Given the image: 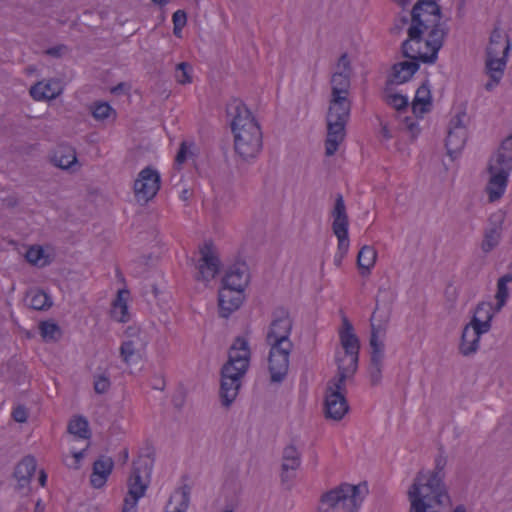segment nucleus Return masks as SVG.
Masks as SVG:
<instances>
[{
  "label": "nucleus",
  "instance_id": "f257e3e1",
  "mask_svg": "<svg viewBox=\"0 0 512 512\" xmlns=\"http://www.w3.org/2000/svg\"><path fill=\"white\" fill-rule=\"evenodd\" d=\"M447 457L442 449L435 458L432 471H419L407 496L410 503L409 512H443L445 505L450 504V496L444 483ZM453 512H466L463 505H459Z\"/></svg>",
  "mask_w": 512,
  "mask_h": 512
},
{
  "label": "nucleus",
  "instance_id": "f03ea898",
  "mask_svg": "<svg viewBox=\"0 0 512 512\" xmlns=\"http://www.w3.org/2000/svg\"><path fill=\"white\" fill-rule=\"evenodd\" d=\"M226 112L231 120V130L234 135L235 152L243 159L257 157L262 149V131L259 123L246 105L237 98L232 99L226 106Z\"/></svg>",
  "mask_w": 512,
  "mask_h": 512
},
{
  "label": "nucleus",
  "instance_id": "7ed1b4c3",
  "mask_svg": "<svg viewBox=\"0 0 512 512\" xmlns=\"http://www.w3.org/2000/svg\"><path fill=\"white\" fill-rule=\"evenodd\" d=\"M418 17L419 15L416 14L413 24H410L407 30L408 37L401 44V54L410 60L434 64L438 59V52L443 46L447 30L431 29L427 39H424L423 34L426 30L421 28L423 22Z\"/></svg>",
  "mask_w": 512,
  "mask_h": 512
},
{
  "label": "nucleus",
  "instance_id": "20e7f679",
  "mask_svg": "<svg viewBox=\"0 0 512 512\" xmlns=\"http://www.w3.org/2000/svg\"><path fill=\"white\" fill-rule=\"evenodd\" d=\"M352 102L346 96L330 97L326 114L327 135L325 155L333 156L346 136V125L350 119Z\"/></svg>",
  "mask_w": 512,
  "mask_h": 512
},
{
  "label": "nucleus",
  "instance_id": "39448f33",
  "mask_svg": "<svg viewBox=\"0 0 512 512\" xmlns=\"http://www.w3.org/2000/svg\"><path fill=\"white\" fill-rule=\"evenodd\" d=\"M487 170L490 174L487 192L489 200L494 202L504 194L512 170V133L502 141L495 156L491 157Z\"/></svg>",
  "mask_w": 512,
  "mask_h": 512
},
{
  "label": "nucleus",
  "instance_id": "423d86ee",
  "mask_svg": "<svg viewBox=\"0 0 512 512\" xmlns=\"http://www.w3.org/2000/svg\"><path fill=\"white\" fill-rule=\"evenodd\" d=\"M362 501L361 485L342 483L322 494L317 512H354Z\"/></svg>",
  "mask_w": 512,
  "mask_h": 512
},
{
  "label": "nucleus",
  "instance_id": "0eeeda50",
  "mask_svg": "<svg viewBox=\"0 0 512 512\" xmlns=\"http://www.w3.org/2000/svg\"><path fill=\"white\" fill-rule=\"evenodd\" d=\"M154 459L149 454L145 456H139L132 463V472L128 479V494L124 500L137 503L138 500L145 494L148 487V481L145 482L142 479V474L147 479L150 478Z\"/></svg>",
  "mask_w": 512,
  "mask_h": 512
},
{
  "label": "nucleus",
  "instance_id": "6e6552de",
  "mask_svg": "<svg viewBox=\"0 0 512 512\" xmlns=\"http://www.w3.org/2000/svg\"><path fill=\"white\" fill-rule=\"evenodd\" d=\"M339 339L342 350L336 351L335 362L345 363L358 367L360 341L354 332L353 325L346 316L342 317V326L339 330Z\"/></svg>",
  "mask_w": 512,
  "mask_h": 512
},
{
  "label": "nucleus",
  "instance_id": "1a4fd4ad",
  "mask_svg": "<svg viewBox=\"0 0 512 512\" xmlns=\"http://www.w3.org/2000/svg\"><path fill=\"white\" fill-rule=\"evenodd\" d=\"M293 327V320L289 311L278 307L272 312V321L266 334L267 344L293 345L289 336Z\"/></svg>",
  "mask_w": 512,
  "mask_h": 512
},
{
  "label": "nucleus",
  "instance_id": "9d476101",
  "mask_svg": "<svg viewBox=\"0 0 512 512\" xmlns=\"http://www.w3.org/2000/svg\"><path fill=\"white\" fill-rule=\"evenodd\" d=\"M161 178L159 172L148 166L142 169L134 181V194L137 202L146 204L153 199L160 189Z\"/></svg>",
  "mask_w": 512,
  "mask_h": 512
},
{
  "label": "nucleus",
  "instance_id": "9b49d317",
  "mask_svg": "<svg viewBox=\"0 0 512 512\" xmlns=\"http://www.w3.org/2000/svg\"><path fill=\"white\" fill-rule=\"evenodd\" d=\"M200 258L198 260V272L195 276L197 281H210L215 278L220 270V259L211 241L205 242L199 248Z\"/></svg>",
  "mask_w": 512,
  "mask_h": 512
},
{
  "label": "nucleus",
  "instance_id": "f8f14e48",
  "mask_svg": "<svg viewBox=\"0 0 512 512\" xmlns=\"http://www.w3.org/2000/svg\"><path fill=\"white\" fill-rule=\"evenodd\" d=\"M269 351V371L271 374V382L279 383L284 380L289 369V357L292 352L293 345L268 344Z\"/></svg>",
  "mask_w": 512,
  "mask_h": 512
},
{
  "label": "nucleus",
  "instance_id": "ddd939ff",
  "mask_svg": "<svg viewBox=\"0 0 512 512\" xmlns=\"http://www.w3.org/2000/svg\"><path fill=\"white\" fill-rule=\"evenodd\" d=\"M419 15V20L423 22L421 28L428 29H445L440 23L442 13L440 6L434 0H418L411 10V24H413L414 17Z\"/></svg>",
  "mask_w": 512,
  "mask_h": 512
},
{
  "label": "nucleus",
  "instance_id": "4468645a",
  "mask_svg": "<svg viewBox=\"0 0 512 512\" xmlns=\"http://www.w3.org/2000/svg\"><path fill=\"white\" fill-rule=\"evenodd\" d=\"M250 349L246 339L237 337L230 348L228 361L223 365L226 371H238L237 375H245L249 367Z\"/></svg>",
  "mask_w": 512,
  "mask_h": 512
},
{
  "label": "nucleus",
  "instance_id": "2eb2a0df",
  "mask_svg": "<svg viewBox=\"0 0 512 512\" xmlns=\"http://www.w3.org/2000/svg\"><path fill=\"white\" fill-rule=\"evenodd\" d=\"M238 371L221 369L220 398L221 403L225 407L230 405L236 399L241 387V379L244 375H237Z\"/></svg>",
  "mask_w": 512,
  "mask_h": 512
},
{
  "label": "nucleus",
  "instance_id": "dca6fc26",
  "mask_svg": "<svg viewBox=\"0 0 512 512\" xmlns=\"http://www.w3.org/2000/svg\"><path fill=\"white\" fill-rule=\"evenodd\" d=\"M511 49V44L507 40L503 47L501 58H486L485 60V73L489 77V81L485 84L487 91H492L499 85L506 68L507 56Z\"/></svg>",
  "mask_w": 512,
  "mask_h": 512
},
{
  "label": "nucleus",
  "instance_id": "f3484780",
  "mask_svg": "<svg viewBox=\"0 0 512 512\" xmlns=\"http://www.w3.org/2000/svg\"><path fill=\"white\" fill-rule=\"evenodd\" d=\"M243 292V290L238 288L222 285L218 295L219 314L221 317H229L232 312L241 306L244 299Z\"/></svg>",
  "mask_w": 512,
  "mask_h": 512
},
{
  "label": "nucleus",
  "instance_id": "a211bd4d",
  "mask_svg": "<svg viewBox=\"0 0 512 512\" xmlns=\"http://www.w3.org/2000/svg\"><path fill=\"white\" fill-rule=\"evenodd\" d=\"M504 218L505 216L501 211L489 217V228L485 230L481 243V249L484 253H489L500 243Z\"/></svg>",
  "mask_w": 512,
  "mask_h": 512
},
{
  "label": "nucleus",
  "instance_id": "6ab92c4d",
  "mask_svg": "<svg viewBox=\"0 0 512 512\" xmlns=\"http://www.w3.org/2000/svg\"><path fill=\"white\" fill-rule=\"evenodd\" d=\"M336 364L337 373L327 382L325 393L334 392L346 396V381L353 379L358 367L340 362H336Z\"/></svg>",
  "mask_w": 512,
  "mask_h": 512
},
{
  "label": "nucleus",
  "instance_id": "aec40b11",
  "mask_svg": "<svg viewBox=\"0 0 512 512\" xmlns=\"http://www.w3.org/2000/svg\"><path fill=\"white\" fill-rule=\"evenodd\" d=\"M349 411V404L345 395L337 393H325L324 413L325 417L334 421H340Z\"/></svg>",
  "mask_w": 512,
  "mask_h": 512
},
{
  "label": "nucleus",
  "instance_id": "412c9836",
  "mask_svg": "<svg viewBox=\"0 0 512 512\" xmlns=\"http://www.w3.org/2000/svg\"><path fill=\"white\" fill-rule=\"evenodd\" d=\"M332 231L335 236H349V217L346 211V205L342 194L337 193L335 196L334 207L331 210Z\"/></svg>",
  "mask_w": 512,
  "mask_h": 512
},
{
  "label": "nucleus",
  "instance_id": "4be33fe9",
  "mask_svg": "<svg viewBox=\"0 0 512 512\" xmlns=\"http://www.w3.org/2000/svg\"><path fill=\"white\" fill-rule=\"evenodd\" d=\"M419 63L420 62L416 60L395 63L391 68V73L386 82V90H388L389 84H403L408 82L419 70Z\"/></svg>",
  "mask_w": 512,
  "mask_h": 512
},
{
  "label": "nucleus",
  "instance_id": "5701e85b",
  "mask_svg": "<svg viewBox=\"0 0 512 512\" xmlns=\"http://www.w3.org/2000/svg\"><path fill=\"white\" fill-rule=\"evenodd\" d=\"M249 280L248 266L242 261L236 262L229 268L223 277L222 284L244 291L249 284Z\"/></svg>",
  "mask_w": 512,
  "mask_h": 512
},
{
  "label": "nucleus",
  "instance_id": "b1692460",
  "mask_svg": "<svg viewBox=\"0 0 512 512\" xmlns=\"http://www.w3.org/2000/svg\"><path fill=\"white\" fill-rule=\"evenodd\" d=\"M493 307L490 302L482 301L477 304L474 314L470 320V326H473L478 332H489L492 327V319L494 317Z\"/></svg>",
  "mask_w": 512,
  "mask_h": 512
},
{
  "label": "nucleus",
  "instance_id": "393cba45",
  "mask_svg": "<svg viewBox=\"0 0 512 512\" xmlns=\"http://www.w3.org/2000/svg\"><path fill=\"white\" fill-rule=\"evenodd\" d=\"M391 316V305H384L380 307L376 304V307L370 318L371 335L370 337L383 338L386 334L387 325Z\"/></svg>",
  "mask_w": 512,
  "mask_h": 512
},
{
  "label": "nucleus",
  "instance_id": "a878e982",
  "mask_svg": "<svg viewBox=\"0 0 512 512\" xmlns=\"http://www.w3.org/2000/svg\"><path fill=\"white\" fill-rule=\"evenodd\" d=\"M301 465V452L294 444H288L282 451L281 481L290 479L289 471H296Z\"/></svg>",
  "mask_w": 512,
  "mask_h": 512
},
{
  "label": "nucleus",
  "instance_id": "bb28decb",
  "mask_svg": "<svg viewBox=\"0 0 512 512\" xmlns=\"http://www.w3.org/2000/svg\"><path fill=\"white\" fill-rule=\"evenodd\" d=\"M114 462L111 457L101 456L93 463V470L90 476V483L94 488H101L107 482L111 474Z\"/></svg>",
  "mask_w": 512,
  "mask_h": 512
},
{
  "label": "nucleus",
  "instance_id": "cd10ccee",
  "mask_svg": "<svg viewBox=\"0 0 512 512\" xmlns=\"http://www.w3.org/2000/svg\"><path fill=\"white\" fill-rule=\"evenodd\" d=\"M486 332H478L466 324L462 330L461 339L459 343V353L463 356L474 355L479 349L480 338Z\"/></svg>",
  "mask_w": 512,
  "mask_h": 512
},
{
  "label": "nucleus",
  "instance_id": "c85d7f7f",
  "mask_svg": "<svg viewBox=\"0 0 512 512\" xmlns=\"http://www.w3.org/2000/svg\"><path fill=\"white\" fill-rule=\"evenodd\" d=\"M36 471V459L32 455L25 456L15 467L13 476L18 482L19 490L29 487Z\"/></svg>",
  "mask_w": 512,
  "mask_h": 512
},
{
  "label": "nucleus",
  "instance_id": "c756f323",
  "mask_svg": "<svg viewBox=\"0 0 512 512\" xmlns=\"http://www.w3.org/2000/svg\"><path fill=\"white\" fill-rule=\"evenodd\" d=\"M432 106V96L430 91L429 80H425L416 90L415 97L412 101V111L418 118L430 111Z\"/></svg>",
  "mask_w": 512,
  "mask_h": 512
},
{
  "label": "nucleus",
  "instance_id": "7c9ffc66",
  "mask_svg": "<svg viewBox=\"0 0 512 512\" xmlns=\"http://www.w3.org/2000/svg\"><path fill=\"white\" fill-rule=\"evenodd\" d=\"M52 162L61 169L74 170L78 162L75 149L68 145H59L54 151Z\"/></svg>",
  "mask_w": 512,
  "mask_h": 512
},
{
  "label": "nucleus",
  "instance_id": "2f4dec72",
  "mask_svg": "<svg viewBox=\"0 0 512 512\" xmlns=\"http://www.w3.org/2000/svg\"><path fill=\"white\" fill-rule=\"evenodd\" d=\"M467 129L466 127H457V129H449L446 137L445 146L447 153L451 158H454L463 147L467 140Z\"/></svg>",
  "mask_w": 512,
  "mask_h": 512
},
{
  "label": "nucleus",
  "instance_id": "473e14b6",
  "mask_svg": "<svg viewBox=\"0 0 512 512\" xmlns=\"http://www.w3.org/2000/svg\"><path fill=\"white\" fill-rule=\"evenodd\" d=\"M60 93L61 88L57 81L38 82L30 88L31 97L37 101L55 99Z\"/></svg>",
  "mask_w": 512,
  "mask_h": 512
},
{
  "label": "nucleus",
  "instance_id": "72a5a7b5",
  "mask_svg": "<svg viewBox=\"0 0 512 512\" xmlns=\"http://www.w3.org/2000/svg\"><path fill=\"white\" fill-rule=\"evenodd\" d=\"M377 258L376 250L369 245H364L357 255V266L360 269L361 275H368L370 269L375 265Z\"/></svg>",
  "mask_w": 512,
  "mask_h": 512
},
{
  "label": "nucleus",
  "instance_id": "f704fd0d",
  "mask_svg": "<svg viewBox=\"0 0 512 512\" xmlns=\"http://www.w3.org/2000/svg\"><path fill=\"white\" fill-rule=\"evenodd\" d=\"M129 291L126 289L119 290L117 297L113 301L112 317L118 322H127L129 320L127 298Z\"/></svg>",
  "mask_w": 512,
  "mask_h": 512
},
{
  "label": "nucleus",
  "instance_id": "c9c22d12",
  "mask_svg": "<svg viewBox=\"0 0 512 512\" xmlns=\"http://www.w3.org/2000/svg\"><path fill=\"white\" fill-rule=\"evenodd\" d=\"M330 84L331 96L348 97L351 86V75L343 74L340 72H334L331 76Z\"/></svg>",
  "mask_w": 512,
  "mask_h": 512
},
{
  "label": "nucleus",
  "instance_id": "e433bc0d",
  "mask_svg": "<svg viewBox=\"0 0 512 512\" xmlns=\"http://www.w3.org/2000/svg\"><path fill=\"white\" fill-rule=\"evenodd\" d=\"M512 282V273H506L502 277H500L497 281V291L495 298L497 303L494 307L496 312L501 311V309L505 306L506 301L509 297V289L507 284Z\"/></svg>",
  "mask_w": 512,
  "mask_h": 512
},
{
  "label": "nucleus",
  "instance_id": "4c0bfd02",
  "mask_svg": "<svg viewBox=\"0 0 512 512\" xmlns=\"http://www.w3.org/2000/svg\"><path fill=\"white\" fill-rule=\"evenodd\" d=\"M142 345L143 343L139 338L123 341L120 346V356L122 360L129 365L134 357L139 355Z\"/></svg>",
  "mask_w": 512,
  "mask_h": 512
},
{
  "label": "nucleus",
  "instance_id": "58836bf2",
  "mask_svg": "<svg viewBox=\"0 0 512 512\" xmlns=\"http://www.w3.org/2000/svg\"><path fill=\"white\" fill-rule=\"evenodd\" d=\"M369 344L371 347L369 365L384 367L385 345L381 338L370 337Z\"/></svg>",
  "mask_w": 512,
  "mask_h": 512
},
{
  "label": "nucleus",
  "instance_id": "ea45409f",
  "mask_svg": "<svg viewBox=\"0 0 512 512\" xmlns=\"http://www.w3.org/2000/svg\"><path fill=\"white\" fill-rule=\"evenodd\" d=\"M88 426L89 424L86 418L83 416H77L69 422L68 431L79 438L87 439L90 437Z\"/></svg>",
  "mask_w": 512,
  "mask_h": 512
},
{
  "label": "nucleus",
  "instance_id": "a19ab883",
  "mask_svg": "<svg viewBox=\"0 0 512 512\" xmlns=\"http://www.w3.org/2000/svg\"><path fill=\"white\" fill-rule=\"evenodd\" d=\"M40 335L46 340H57L61 336L60 327L51 321H43L39 325Z\"/></svg>",
  "mask_w": 512,
  "mask_h": 512
},
{
  "label": "nucleus",
  "instance_id": "79ce46f5",
  "mask_svg": "<svg viewBox=\"0 0 512 512\" xmlns=\"http://www.w3.org/2000/svg\"><path fill=\"white\" fill-rule=\"evenodd\" d=\"M29 305L35 310H44L51 307L52 302L48 294L42 290H38L31 296Z\"/></svg>",
  "mask_w": 512,
  "mask_h": 512
},
{
  "label": "nucleus",
  "instance_id": "37998d69",
  "mask_svg": "<svg viewBox=\"0 0 512 512\" xmlns=\"http://www.w3.org/2000/svg\"><path fill=\"white\" fill-rule=\"evenodd\" d=\"M338 240L337 253L334 257V264L339 267L348 253L350 241L349 236H336Z\"/></svg>",
  "mask_w": 512,
  "mask_h": 512
},
{
  "label": "nucleus",
  "instance_id": "c03bdc74",
  "mask_svg": "<svg viewBox=\"0 0 512 512\" xmlns=\"http://www.w3.org/2000/svg\"><path fill=\"white\" fill-rule=\"evenodd\" d=\"M385 101L388 105L395 108L398 112L405 111L408 108V98L402 94H387Z\"/></svg>",
  "mask_w": 512,
  "mask_h": 512
},
{
  "label": "nucleus",
  "instance_id": "a18cd8bd",
  "mask_svg": "<svg viewBox=\"0 0 512 512\" xmlns=\"http://www.w3.org/2000/svg\"><path fill=\"white\" fill-rule=\"evenodd\" d=\"M173 33L177 37H181L182 29L187 23V14L184 10H177L173 13Z\"/></svg>",
  "mask_w": 512,
  "mask_h": 512
},
{
  "label": "nucleus",
  "instance_id": "49530a36",
  "mask_svg": "<svg viewBox=\"0 0 512 512\" xmlns=\"http://www.w3.org/2000/svg\"><path fill=\"white\" fill-rule=\"evenodd\" d=\"M112 111V107L108 103L103 102L98 103L94 106L92 110V115L97 120H104L109 117Z\"/></svg>",
  "mask_w": 512,
  "mask_h": 512
},
{
  "label": "nucleus",
  "instance_id": "de8ad7c7",
  "mask_svg": "<svg viewBox=\"0 0 512 512\" xmlns=\"http://www.w3.org/2000/svg\"><path fill=\"white\" fill-rule=\"evenodd\" d=\"M409 21L411 22V18L409 19V16L407 14L398 15L395 18L392 27L390 28V33L392 35H400L404 27L409 23Z\"/></svg>",
  "mask_w": 512,
  "mask_h": 512
},
{
  "label": "nucleus",
  "instance_id": "09e8293b",
  "mask_svg": "<svg viewBox=\"0 0 512 512\" xmlns=\"http://www.w3.org/2000/svg\"><path fill=\"white\" fill-rule=\"evenodd\" d=\"M177 72H180V74L177 75V81L180 84H187L191 83L192 79L189 75V70L191 69V66L186 62H181L176 67Z\"/></svg>",
  "mask_w": 512,
  "mask_h": 512
},
{
  "label": "nucleus",
  "instance_id": "8fccbe9b",
  "mask_svg": "<svg viewBox=\"0 0 512 512\" xmlns=\"http://www.w3.org/2000/svg\"><path fill=\"white\" fill-rule=\"evenodd\" d=\"M337 70L335 72H340L347 75H352V66L351 61L349 59L348 53H343L337 62Z\"/></svg>",
  "mask_w": 512,
  "mask_h": 512
},
{
  "label": "nucleus",
  "instance_id": "3c124183",
  "mask_svg": "<svg viewBox=\"0 0 512 512\" xmlns=\"http://www.w3.org/2000/svg\"><path fill=\"white\" fill-rule=\"evenodd\" d=\"M382 371L383 367L373 365L368 366V375L371 386H378L381 383Z\"/></svg>",
  "mask_w": 512,
  "mask_h": 512
},
{
  "label": "nucleus",
  "instance_id": "603ef678",
  "mask_svg": "<svg viewBox=\"0 0 512 512\" xmlns=\"http://www.w3.org/2000/svg\"><path fill=\"white\" fill-rule=\"evenodd\" d=\"M110 388V380L104 375H99L94 380V390L97 394H104Z\"/></svg>",
  "mask_w": 512,
  "mask_h": 512
},
{
  "label": "nucleus",
  "instance_id": "864d4df0",
  "mask_svg": "<svg viewBox=\"0 0 512 512\" xmlns=\"http://www.w3.org/2000/svg\"><path fill=\"white\" fill-rule=\"evenodd\" d=\"M43 255L44 251L41 247H31L27 250L25 258L29 263L37 265Z\"/></svg>",
  "mask_w": 512,
  "mask_h": 512
},
{
  "label": "nucleus",
  "instance_id": "5fc2aeb1",
  "mask_svg": "<svg viewBox=\"0 0 512 512\" xmlns=\"http://www.w3.org/2000/svg\"><path fill=\"white\" fill-rule=\"evenodd\" d=\"M507 39H509L507 35L504 37L501 30L499 28H495L490 35L489 44H499L503 48ZM508 41L510 42V40Z\"/></svg>",
  "mask_w": 512,
  "mask_h": 512
},
{
  "label": "nucleus",
  "instance_id": "6e6d98bb",
  "mask_svg": "<svg viewBox=\"0 0 512 512\" xmlns=\"http://www.w3.org/2000/svg\"><path fill=\"white\" fill-rule=\"evenodd\" d=\"M402 123L404 125V128L411 133L412 138H416L420 132L418 123L416 121H414L411 117H408V116H406L403 119Z\"/></svg>",
  "mask_w": 512,
  "mask_h": 512
},
{
  "label": "nucleus",
  "instance_id": "4d7b16f0",
  "mask_svg": "<svg viewBox=\"0 0 512 512\" xmlns=\"http://www.w3.org/2000/svg\"><path fill=\"white\" fill-rule=\"evenodd\" d=\"M12 418L18 423H24L27 421L28 413L24 406L19 405L12 411Z\"/></svg>",
  "mask_w": 512,
  "mask_h": 512
},
{
  "label": "nucleus",
  "instance_id": "13d9d810",
  "mask_svg": "<svg viewBox=\"0 0 512 512\" xmlns=\"http://www.w3.org/2000/svg\"><path fill=\"white\" fill-rule=\"evenodd\" d=\"M188 148L185 142L180 144L179 150L175 157V164L180 166L187 160Z\"/></svg>",
  "mask_w": 512,
  "mask_h": 512
},
{
  "label": "nucleus",
  "instance_id": "bf43d9fd",
  "mask_svg": "<svg viewBox=\"0 0 512 512\" xmlns=\"http://www.w3.org/2000/svg\"><path fill=\"white\" fill-rule=\"evenodd\" d=\"M67 46L64 44L56 45L54 47H50L45 51L46 55L59 58L63 55L65 51H67Z\"/></svg>",
  "mask_w": 512,
  "mask_h": 512
},
{
  "label": "nucleus",
  "instance_id": "052dcab7",
  "mask_svg": "<svg viewBox=\"0 0 512 512\" xmlns=\"http://www.w3.org/2000/svg\"><path fill=\"white\" fill-rule=\"evenodd\" d=\"M464 118H466V113L461 112L453 117L449 124V129H457V127H466L464 123Z\"/></svg>",
  "mask_w": 512,
  "mask_h": 512
},
{
  "label": "nucleus",
  "instance_id": "680f3d73",
  "mask_svg": "<svg viewBox=\"0 0 512 512\" xmlns=\"http://www.w3.org/2000/svg\"><path fill=\"white\" fill-rule=\"evenodd\" d=\"M502 47L499 44H489L486 48V58H500Z\"/></svg>",
  "mask_w": 512,
  "mask_h": 512
},
{
  "label": "nucleus",
  "instance_id": "e2e57ef3",
  "mask_svg": "<svg viewBox=\"0 0 512 512\" xmlns=\"http://www.w3.org/2000/svg\"><path fill=\"white\" fill-rule=\"evenodd\" d=\"M445 295L447 297V300L449 302H451L452 304L455 303L456 299H457V291H456V288L453 287L452 285H449L446 290H445Z\"/></svg>",
  "mask_w": 512,
  "mask_h": 512
},
{
  "label": "nucleus",
  "instance_id": "0e129e2a",
  "mask_svg": "<svg viewBox=\"0 0 512 512\" xmlns=\"http://www.w3.org/2000/svg\"><path fill=\"white\" fill-rule=\"evenodd\" d=\"M122 512H137V503L124 500Z\"/></svg>",
  "mask_w": 512,
  "mask_h": 512
},
{
  "label": "nucleus",
  "instance_id": "69168bd1",
  "mask_svg": "<svg viewBox=\"0 0 512 512\" xmlns=\"http://www.w3.org/2000/svg\"><path fill=\"white\" fill-rule=\"evenodd\" d=\"M381 134L385 139H391L392 135L386 125H383L381 128Z\"/></svg>",
  "mask_w": 512,
  "mask_h": 512
},
{
  "label": "nucleus",
  "instance_id": "338daca9",
  "mask_svg": "<svg viewBox=\"0 0 512 512\" xmlns=\"http://www.w3.org/2000/svg\"><path fill=\"white\" fill-rule=\"evenodd\" d=\"M38 480L41 486H45L47 481V474L45 473L44 470L40 471Z\"/></svg>",
  "mask_w": 512,
  "mask_h": 512
},
{
  "label": "nucleus",
  "instance_id": "774afa93",
  "mask_svg": "<svg viewBox=\"0 0 512 512\" xmlns=\"http://www.w3.org/2000/svg\"><path fill=\"white\" fill-rule=\"evenodd\" d=\"M395 3H397L399 6H401L402 8H405L406 6H408L411 2V0H393Z\"/></svg>",
  "mask_w": 512,
  "mask_h": 512
}]
</instances>
